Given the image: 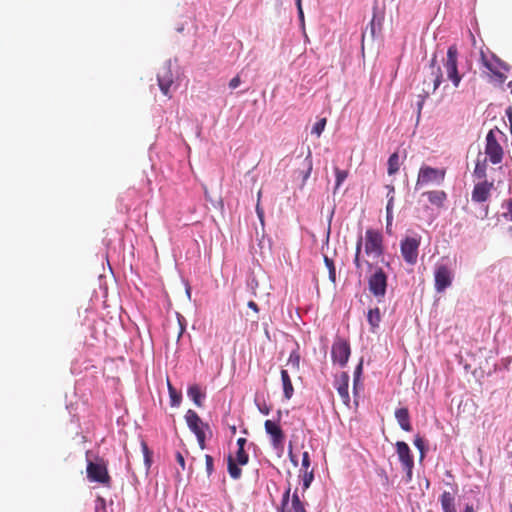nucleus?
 I'll use <instances>...</instances> for the list:
<instances>
[{
    "label": "nucleus",
    "mask_w": 512,
    "mask_h": 512,
    "mask_svg": "<svg viewBox=\"0 0 512 512\" xmlns=\"http://www.w3.org/2000/svg\"><path fill=\"white\" fill-rule=\"evenodd\" d=\"M249 462V455L245 449L238 448L235 455H228L227 469L230 477L238 480L242 476V470L239 466H244Z\"/></svg>",
    "instance_id": "6e6552de"
},
{
    "label": "nucleus",
    "mask_w": 512,
    "mask_h": 512,
    "mask_svg": "<svg viewBox=\"0 0 512 512\" xmlns=\"http://www.w3.org/2000/svg\"><path fill=\"white\" fill-rule=\"evenodd\" d=\"M168 391L170 396V402L172 406H179L182 396L181 393L177 392V390L172 386V384L168 381Z\"/></svg>",
    "instance_id": "bb28decb"
},
{
    "label": "nucleus",
    "mask_w": 512,
    "mask_h": 512,
    "mask_svg": "<svg viewBox=\"0 0 512 512\" xmlns=\"http://www.w3.org/2000/svg\"><path fill=\"white\" fill-rule=\"evenodd\" d=\"M361 373H362V363H360L356 367L355 372H354V388H356V386H357V384L359 382Z\"/></svg>",
    "instance_id": "4c0bfd02"
},
{
    "label": "nucleus",
    "mask_w": 512,
    "mask_h": 512,
    "mask_svg": "<svg viewBox=\"0 0 512 512\" xmlns=\"http://www.w3.org/2000/svg\"><path fill=\"white\" fill-rule=\"evenodd\" d=\"M349 376L346 372H343L338 379L337 391L344 404L348 405L350 402V396L348 392Z\"/></svg>",
    "instance_id": "6ab92c4d"
},
{
    "label": "nucleus",
    "mask_w": 512,
    "mask_h": 512,
    "mask_svg": "<svg viewBox=\"0 0 512 512\" xmlns=\"http://www.w3.org/2000/svg\"><path fill=\"white\" fill-rule=\"evenodd\" d=\"M185 420L190 430L197 435V433L204 432V429H208V425L204 424L199 415L192 409L186 412Z\"/></svg>",
    "instance_id": "a211bd4d"
},
{
    "label": "nucleus",
    "mask_w": 512,
    "mask_h": 512,
    "mask_svg": "<svg viewBox=\"0 0 512 512\" xmlns=\"http://www.w3.org/2000/svg\"><path fill=\"white\" fill-rule=\"evenodd\" d=\"M386 189L388 190L387 195H394L395 188L393 185H386Z\"/></svg>",
    "instance_id": "3c124183"
},
{
    "label": "nucleus",
    "mask_w": 512,
    "mask_h": 512,
    "mask_svg": "<svg viewBox=\"0 0 512 512\" xmlns=\"http://www.w3.org/2000/svg\"><path fill=\"white\" fill-rule=\"evenodd\" d=\"M419 246L420 237L407 236L401 241V254L406 263L410 265L416 264L418 259Z\"/></svg>",
    "instance_id": "9d476101"
},
{
    "label": "nucleus",
    "mask_w": 512,
    "mask_h": 512,
    "mask_svg": "<svg viewBox=\"0 0 512 512\" xmlns=\"http://www.w3.org/2000/svg\"><path fill=\"white\" fill-rule=\"evenodd\" d=\"M264 428L266 433L270 436L273 448L278 451H283L286 437L280 425L272 420H266Z\"/></svg>",
    "instance_id": "4468645a"
},
{
    "label": "nucleus",
    "mask_w": 512,
    "mask_h": 512,
    "mask_svg": "<svg viewBox=\"0 0 512 512\" xmlns=\"http://www.w3.org/2000/svg\"><path fill=\"white\" fill-rule=\"evenodd\" d=\"M297 10H298L299 18L303 21L304 20V13H303L302 6H300V8H297Z\"/></svg>",
    "instance_id": "603ef678"
},
{
    "label": "nucleus",
    "mask_w": 512,
    "mask_h": 512,
    "mask_svg": "<svg viewBox=\"0 0 512 512\" xmlns=\"http://www.w3.org/2000/svg\"><path fill=\"white\" fill-rule=\"evenodd\" d=\"M313 478H314L313 471H308V470L304 471V475H303V488L304 489L309 488Z\"/></svg>",
    "instance_id": "72a5a7b5"
},
{
    "label": "nucleus",
    "mask_w": 512,
    "mask_h": 512,
    "mask_svg": "<svg viewBox=\"0 0 512 512\" xmlns=\"http://www.w3.org/2000/svg\"><path fill=\"white\" fill-rule=\"evenodd\" d=\"M396 451L399 457V460L406 471L407 480L410 481L412 478V470L414 467V460L411 454V450L407 443L404 441H398L396 443Z\"/></svg>",
    "instance_id": "2eb2a0df"
},
{
    "label": "nucleus",
    "mask_w": 512,
    "mask_h": 512,
    "mask_svg": "<svg viewBox=\"0 0 512 512\" xmlns=\"http://www.w3.org/2000/svg\"><path fill=\"white\" fill-rule=\"evenodd\" d=\"M367 321L371 326V331L374 332L381 322V313L378 307L369 309L367 313Z\"/></svg>",
    "instance_id": "b1692460"
},
{
    "label": "nucleus",
    "mask_w": 512,
    "mask_h": 512,
    "mask_svg": "<svg viewBox=\"0 0 512 512\" xmlns=\"http://www.w3.org/2000/svg\"><path fill=\"white\" fill-rule=\"evenodd\" d=\"M453 271L444 264L437 265L434 271V287L438 293L444 292L452 285Z\"/></svg>",
    "instance_id": "9b49d317"
},
{
    "label": "nucleus",
    "mask_w": 512,
    "mask_h": 512,
    "mask_svg": "<svg viewBox=\"0 0 512 512\" xmlns=\"http://www.w3.org/2000/svg\"><path fill=\"white\" fill-rule=\"evenodd\" d=\"M246 443H247V440L245 438H238L237 439V446H238V448L245 449Z\"/></svg>",
    "instance_id": "49530a36"
},
{
    "label": "nucleus",
    "mask_w": 512,
    "mask_h": 512,
    "mask_svg": "<svg viewBox=\"0 0 512 512\" xmlns=\"http://www.w3.org/2000/svg\"><path fill=\"white\" fill-rule=\"evenodd\" d=\"M87 478L90 482H97L109 487L111 477L108 473L107 464L103 459H97L96 462L88 461L86 467Z\"/></svg>",
    "instance_id": "20e7f679"
},
{
    "label": "nucleus",
    "mask_w": 512,
    "mask_h": 512,
    "mask_svg": "<svg viewBox=\"0 0 512 512\" xmlns=\"http://www.w3.org/2000/svg\"><path fill=\"white\" fill-rule=\"evenodd\" d=\"M387 198H388V201H387V205H386V212H389V211L392 212L393 204H394V195H387Z\"/></svg>",
    "instance_id": "a19ab883"
},
{
    "label": "nucleus",
    "mask_w": 512,
    "mask_h": 512,
    "mask_svg": "<svg viewBox=\"0 0 512 512\" xmlns=\"http://www.w3.org/2000/svg\"><path fill=\"white\" fill-rule=\"evenodd\" d=\"M511 110H512V109H511V107H510V108H508V109H507V111H506V113H507V115H508V117H509V119H510V120H512V111H511Z\"/></svg>",
    "instance_id": "5fc2aeb1"
},
{
    "label": "nucleus",
    "mask_w": 512,
    "mask_h": 512,
    "mask_svg": "<svg viewBox=\"0 0 512 512\" xmlns=\"http://www.w3.org/2000/svg\"><path fill=\"white\" fill-rule=\"evenodd\" d=\"M326 122H327L326 118H322L319 121H317L314 124L311 133L315 134L316 136L319 137L325 129Z\"/></svg>",
    "instance_id": "7c9ffc66"
},
{
    "label": "nucleus",
    "mask_w": 512,
    "mask_h": 512,
    "mask_svg": "<svg viewBox=\"0 0 512 512\" xmlns=\"http://www.w3.org/2000/svg\"><path fill=\"white\" fill-rule=\"evenodd\" d=\"M351 354L350 344L343 338H337L331 349V356L334 363H338L341 367L345 366Z\"/></svg>",
    "instance_id": "ddd939ff"
},
{
    "label": "nucleus",
    "mask_w": 512,
    "mask_h": 512,
    "mask_svg": "<svg viewBox=\"0 0 512 512\" xmlns=\"http://www.w3.org/2000/svg\"><path fill=\"white\" fill-rule=\"evenodd\" d=\"M440 503L443 512H457L454 494L444 491L440 496Z\"/></svg>",
    "instance_id": "4be33fe9"
},
{
    "label": "nucleus",
    "mask_w": 512,
    "mask_h": 512,
    "mask_svg": "<svg viewBox=\"0 0 512 512\" xmlns=\"http://www.w3.org/2000/svg\"><path fill=\"white\" fill-rule=\"evenodd\" d=\"M199 447L203 450L205 449V431L202 433H197L196 435Z\"/></svg>",
    "instance_id": "58836bf2"
},
{
    "label": "nucleus",
    "mask_w": 512,
    "mask_h": 512,
    "mask_svg": "<svg viewBox=\"0 0 512 512\" xmlns=\"http://www.w3.org/2000/svg\"><path fill=\"white\" fill-rule=\"evenodd\" d=\"M481 63L482 65L489 71L491 74L498 79L500 82H504L506 79L504 71H507L508 68L504 62H502L499 58L495 57V55H491L490 58L487 57L484 51H481Z\"/></svg>",
    "instance_id": "1a4fd4ad"
},
{
    "label": "nucleus",
    "mask_w": 512,
    "mask_h": 512,
    "mask_svg": "<svg viewBox=\"0 0 512 512\" xmlns=\"http://www.w3.org/2000/svg\"><path fill=\"white\" fill-rule=\"evenodd\" d=\"M176 461L177 463L182 467V469H185V459L183 455L180 452L176 453Z\"/></svg>",
    "instance_id": "79ce46f5"
},
{
    "label": "nucleus",
    "mask_w": 512,
    "mask_h": 512,
    "mask_svg": "<svg viewBox=\"0 0 512 512\" xmlns=\"http://www.w3.org/2000/svg\"><path fill=\"white\" fill-rule=\"evenodd\" d=\"M324 263L329 271V279L332 283L336 282V268L332 259L328 256H324Z\"/></svg>",
    "instance_id": "c85d7f7f"
},
{
    "label": "nucleus",
    "mask_w": 512,
    "mask_h": 512,
    "mask_svg": "<svg viewBox=\"0 0 512 512\" xmlns=\"http://www.w3.org/2000/svg\"><path fill=\"white\" fill-rule=\"evenodd\" d=\"M187 394L196 406L201 407L203 405L202 400L204 398V394H202L198 385L190 386Z\"/></svg>",
    "instance_id": "393cba45"
},
{
    "label": "nucleus",
    "mask_w": 512,
    "mask_h": 512,
    "mask_svg": "<svg viewBox=\"0 0 512 512\" xmlns=\"http://www.w3.org/2000/svg\"><path fill=\"white\" fill-rule=\"evenodd\" d=\"M281 380L283 384L284 396L289 400L293 396L294 388L287 370H281Z\"/></svg>",
    "instance_id": "5701e85b"
},
{
    "label": "nucleus",
    "mask_w": 512,
    "mask_h": 512,
    "mask_svg": "<svg viewBox=\"0 0 512 512\" xmlns=\"http://www.w3.org/2000/svg\"><path fill=\"white\" fill-rule=\"evenodd\" d=\"M444 67L446 69L447 77L452 81L455 87H458L462 75L458 71V49L456 45L449 46L447 50L446 60L444 61Z\"/></svg>",
    "instance_id": "423d86ee"
},
{
    "label": "nucleus",
    "mask_w": 512,
    "mask_h": 512,
    "mask_svg": "<svg viewBox=\"0 0 512 512\" xmlns=\"http://www.w3.org/2000/svg\"><path fill=\"white\" fill-rule=\"evenodd\" d=\"M141 447H142V451H143V455H144L145 465H146L147 469H149L151 466V462H152V453L149 450V448L145 442L141 443Z\"/></svg>",
    "instance_id": "2f4dec72"
},
{
    "label": "nucleus",
    "mask_w": 512,
    "mask_h": 512,
    "mask_svg": "<svg viewBox=\"0 0 512 512\" xmlns=\"http://www.w3.org/2000/svg\"><path fill=\"white\" fill-rule=\"evenodd\" d=\"M507 210H508V215L510 216V220L512 221V198L509 199L507 202Z\"/></svg>",
    "instance_id": "8fccbe9b"
},
{
    "label": "nucleus",
    "mask_w": 512,
    "mask_h": 512,
    "mask_svg": "<svg viewBox=\"0 0 512 512\" xmlns=\"http://www.w3.org/2000/svg\"><path fill=\"white\" fill-rule=\"evenodd\" d=\"M365 253L373 258H379L383 255V236L374 229H367L365 232Z\"/></svg>",
    "instance_id": "39448f33"
},
{
    "label": "nucleus",
    "mask_w": 512,
    "mask_h": 512,
    "mask_svg": "<svg viewBox=\"0 0 512 512\" xmlns=\"http://www.w3.org/2000/svg\"><path fill=\"white\" fill-rule=\"evenodd\" d=\"M446 170L443 168H433L428 165L420 167L415 189H422L429 185H441L445 179Z\"/></svg>",
    "instance_id": "7ed1b4c3"
},
{
    "label": "nucleus",
    "mask_w": 512,
    "mask_h": 512,
    "mask_svg": "<svg viewBox=\"0 0 512 512\" xmlns=\"http://www.w3.org/2000/svg\"><path fill=\"white\" fill-rule=\"evenodd\" d=\"M369 291L381 302L386 294L387 275L382 268H377L368 279Z\"/></svg>",
    "instance_id": "0eeeda50"
},
{
    "label": "nucleus",
    "mask_w": 512,
    "mask_h": 512,
    "mask_svg": "<svg viewBox=\"0 0 512 512\" xmlns=\"http://www.w3.org/2000/svg\"><path fill=\"white\" fill-rule=\"evenodd\" d=\"M400 168V161H399V155L398 153H393L390 155L388 159V174L394 175L399 171Z\"/></svg>",
    "instance_id": "a878e982"
},
{
    "label": "nucleus",
    "mask_w": 512,
    "mask_h": 512,
    "mask_svg": "<svg viewBox=\"0 0 512 512\" xmlns=\"http://www.w3.org/2000/svg\"><path fill=\"white\" fill-rule=\"evenodd\" d=\"M464 512H475V511H474V508H473V505H469V504H467V505L465 506Z\"/></svg>",
    "instance_id": "864d4df0"
},
{
    "label": "nucleus",
    "mask_w": 512,
    "mask_h": 512,
    "mask_svg": "<svg viewBox=\"0 0 512 512\" xmlns=\"http://www.w3.org/2000/svg\"><path fill=\"white\" fill-rule=\"evenodd\" d=\"M179 512H184V511H179Z\"/></svg>",
    "instance_id": "13d9d810"
},
{
    "label": "nucleus",
    "mask_w": 512,
    "mask_h": 512,
    "mask_svg": "<svg viewBox=\"0 0 512 512\" xmlns=\"http://www.w3.org/2000/svg\"><path fill=\"white\" fill-rule=\"evenodd\" d=\"M279 512H307L305 503L301 501L298 492L295 491L291 496L290 502V487L283 493Z\"/></svg>",
    "instance_id": "f8f14e48"
},
{
    "label": "nucleus",
    "mask_w": 512,
    "mask_h": 512,
    "mask_svg": "<svg viewBox=\"0 0 512 512\" xmlns=\"http://www.w3.org/2000/svg\"><path fill=\"white\" fill-rule=\"evenodd\" d=\"M297 8H300L302 6V0H295Z\"/></svg>",
    "instance_id": "6e6d98bb"
},
{
    "label": "nucleus",
    "mask_w": 512,
    "mask_h": 512,
    "mask_svg": "<svg viewBox=\"0 0 512 512\" xmlns=\"http://www.w3.org/2000/svg\"><path fill=\"white\" fill-rule=\"evenodd\" d=\"M256 212H257V215H258L259 219L261 221H263L264 212H263V209L260 207L259 203L256 206Z\"/></svg>",
    "instance_id": "de8ad7c7"
},
{
    "label": "nucleus",
    "mask_w": 512,
    "mask_h": 512,
    "mask_svg": "<svg viewBox=\"0 0 512 512\" xmlns=\"http://www.w3.org/2000/svg\"><path fill=\"white\" fill-rule=\"evenodd\" d=\"M423 195L427 196L429 202L438 208H442L447 199V194L443 190H431L423 193Z\"/></svg>",
    "instance_id": "412c9836"
},
{
    "label": "nucleus",
    "mask_w": 512,
    "mask_h": 512,
    "mask_svg": "<svg viewBox=\"0 0 512 512\" xmlns=\"http://www.w3.org/2000/svg\"><path fill=\"white\" fill-rule=\"evenodd\" d=\"M247 305H248V307H249L250 309H252V310H253V311H255L256 313H258V312H259L258 305H257L254 301H249Z\"/></svg>",
    "instance_id": "09e8293b"
},
{
    "label": "nucleus",
    "mask_w": 512,
    "mask_h": 512,
    "mask_svg": "<svg viewBox=\"0 0 512 512\" xmlns=\"http://www.w3.org/2000/svg\"><path fill=\"white\" fill-rule=\"evenodd\" d=\"M258 408L259 411L264 415H268L270 413V407L267 406L265 403L262 406L259 405Z\"/></svg>",
    "instance_id": "c03bdc74"
},
{
    "label": "nucleus",
    "mask_w": 512,
    "mask_h": 512,
    "mask_svg": "<svg viewBox=\"0 0 512 512\" xmlns=\"http://www.w3.org/2000/svg\"><path fill=\"white\" fill-rule=\"evenodd\" d=\"M335 177H336V183H335V191L342 185V183L347 179L348 177V171L347 170H341L338 167H335Z\"/></svg>",
    "instance_id": "cd10ccee"
},
{
    "label": "nucleus",
    "mask_w": 512,
    "mask_h": 512,
    "mask_svg": "<svg viewBox=\"0 0 512 512\" xmlns=\"http://www.w3.org/2000/svg\"><path fill=\"white\" fill-rule=\"evenodd\" d=\"M205 463H206V471L207 474L210 476L214 471V460L211 455L206 454L205 455Z\"/></svg>",
    "instance_id": "f704fd0d"
},
{
    "label": "nucleus",
    "mask_w": 512,
    "mask_h": 512,
    "mask_svg": "<svg viewBox=\"0 0 512 512\" xmlns=\"http://www.w3.org/2000/svg\"><path fill=\"white\" fill-rule=\"evenodd\" d=\"M300 364V356L297 352H292L288 359V365H290L294 370L299 369Z\"/></svg>",
    "instance_id": "473e14b6"
},
{
    "label": "nucleus",
    "mask_w": 512,
    "mask_h": 512,
    "mask_svg": "<svg viewBox=\"0 0 512 512\" xmlns=\"http://www.w3.org/2000/svg\"><path fill=\"white\" fill-rule=\"evenodd\" d=\"M241 84V79L240 77L237 75L235 76L234 78H232L229 82V87L231 89H236L239 85Z\"/></svg>",
    "instance_id": "ea45409f"
},
{
    "label": "nucleus",
    "mask_w": 512,
    "mask_h": 512,
    "mask_svg": "<svg viewBox=\"0 0 512 512\" xmlns=\"http://www.w3.org/2000/svg\"><path fill=\"white\" fill-rule=\"evenodd\" d=\"M395 418L400 427L406 431H412V425L410 422V414L407 408H399L395 411Z\"/></svg>",
    "instance_id": "aec40b11"
},
{
    "label": "nucleus",
    "mask_w": 512,
    "mask_h": 512,
    "mask_svg": "<svg viewBox=\"0 0 512 512\" xmlns=\"http://www.w3.org/2000/svg\"><path fill=\"white\" fill-rule=\"evenodd\" d=\"M157 80L162 93L165 96L171 97L170 88L174 83V76L170 64H164L159 68Z\"/></svg>",
    "instance_id": "dca6fc26"
},
{
    "label": "nucleus",
    "mask_w": 512,
    "mask_h": 512,
    "mask_svg": "<svg viewBox=\"0 0 512 512\" xmlns=\"http://www.w3.org/2000/svg\"><path fill=\"white\" fill-rule=\"evenodd\" d=\"M373 25H374V18H373V19H372V21H371L372 33H374V27H373Z\"/></svg>",
    "instance_id": "4d7b16f0"
},
{
    "label": "nucleus",
    "mask_w": 512,
    "mask_h": 512,
    "mask_svg": "<svg viewBox=\"0 0 512 512\" xmlns=\"http://www.w3.org/2000/svg\"><path fill=\"white\" fill-rule=\"evenodd\" d=\"M392 220H393L392 212L391 211L386 212V222H387L386 228H388V226L392 225Z\"/></svg>",
    "instance_id": "a18cd8bd"
},
{
    "label": "nucleus",
    "mask_w": 512,
    "mask_h": 512,
    "mask_svg": "<svg viewBox=\"0 0 512 512\" xmlns=\"http://www.w3.org/2000/svg\"><path fill=\"white\" fill-rule=\"evenodd\" d=\"M442 79V71L437 65L436 55H434L430 61L429 71L422 82V93L419 95L421 100L418 102L419 111L422 109L425 99L440 86Z\"/></svg>",
    "instance_id": "f03ea898"
},
{
    "label": "nucleus",
    "mask_w": 512,
    "mask_h": 512,
    "mask_svg": "<svg viewBox=\"0 0 512 512\" xmlns=\"http://www.w3.org/2000/svg\"><path fill=\"white\" fill-rule=\"evenodd\" d=\"M362 245H363V238L360 237L356 243V249H355V257H354V264L356 266L357 269H360L361 268V261H360V254H361V249H362Z\"/></svg>",
    "instance_id": "c756f323"
},
{
    "label": "nucleus",
    "mask_w": 512,
    "mask_h": 512,
    "mask_svg": "<svg viewBox=\"0 0 512 512\" xmlns=\"http://www.w3.org/2000/svg\"><path fill=\"white\" fill-rule=\"evenodd\" d=\"M483 181L480 183H477L472 191V200L477 203L485 202L489 196L490 191L493 187L492 182H488L486 178L482 179Z\"/></svg>",
    "instance_id": "f3484780"
},
{
    "label": "nucleus",
    "mask_w": 512,
    "mask_h": 512,
    "mask_svg": "<svg viewBox=\"0 0 512 512\" xmlns=\"http://www.w3.org/2000/svg\"><path fill=\"white\" fill-rule=\"evenodd\" d=\"M502 133L499 130L491 129L486 135V143H485V157L480 159L481 153H479V157L477 159L475 168H474V176L477 179L486 178V170H487V162L489 161L493 165L500 164L504 157V150L500 144L498 137H501Z\"/></svg>",
    "instance_id": "f257e3e1"
},
{
    "label": "nucleus",
    "mask_w": 512,
    "mask_h": 512,
    "mask_svg": "<svg viewBox=\"0 0 512 512\" xmlns=\"http://www.w3.org/2000/svg\"><path fill=\"white\" fill-rule=\"evenodd\" d=\"M310 466V456L308 452H304L302 455V467L304 471L308 470Z\"/></svg>",
    "instance_id": "e433bc0d"
},
{
    "label": "nucleus",
    "mask_w": 512,
    "mask_h": 512,
    "mask_svg": "<svg viewBox=\"0 0 512 512\" xmlns=\"http://www.w3.org/2000/svg\"><path fill=\"white\" fill-rule=\"evenodd\" d=\"M305 161L307 162V170L303 176L304 181L308 179L310 176V173L312 171V160H311V153L309 152L308 156L306 157Z\"/></svg>",
    "instance_id": "c9c22d12"
},
{
    "label": "nucleus",
    "mask_w": 512,
    "mask_h": 512,
    "mask_svg": "<svg viewBox=\"0 0 512 512\" xmlns=\"http://www.w3.org/2000/svg\"><path fill=\"white\" fill-rule=\"evenodd\" d=\"M414 444L415 446L420 450L422 451L423 448H424V443H423V440L422 438L420 437H416L415 440H414Z\"/></svg>",
    "instance_id": "37998d69"
}]
</instances>
